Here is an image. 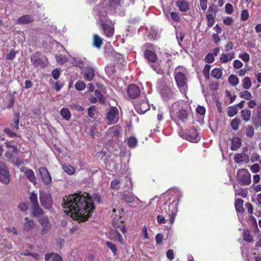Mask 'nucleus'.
<instances>
[{"instance_id":"de8ad7c7","label":"nucleus","mask_w":261,"mask_h":261,"mask_svg":"<svg viewBox=\"0 0 261 261\" xmlns=\"http://www.w3.org/2000/svg\"><path fill=\"white\" fill-rule=\"evenodd\" d=\"M238 110L236 106L228 107L227 115L229 117H233L238 113Z\"/></svg>"},{"instance_id":"b1692460","label":"nucleus","mask_w":261,"mask_h":261,"mask_svg":"<svg viewBox=\"0 0 261 261\" xmlns=\"http://www.w3.org/2000/svg\"><path fill=\"white\" fill-rule=\"evenodd\" d=\"M241 139L238 137H234L231 141V150L236 151L241 146Z\"/></svg>"},{"instance_id":"f03ea898","label":"nucleus","mask_w":261,"mask_h":261,"mask_svg":"<svg viewBox=\"0 0 261 261\" xmlns=\"http://www.w3.org/2000/svg\"><path fill=\"white\" fill-rule=\"evenodd\" d=\"M99 21L103 34L107 38L112 37L114 35L115 22L110 19L107 15L100 16Z\"/></svg>"},{"instance_id":"8fccbe9b","label":"nucleus","mask_w":261,"mask_h":261,"mask_svg":"<svg viewBox=\"0 0 261 261\" xmlns=\"http://www.w3.org/2000/svg\"><path fill=\"white\" fill-rule=\"evenodd\" d=\"M29 199L32 204V206L38 205L39 204L38 202L37 194L35 193L34 192L31 193L29 196Z\"/></svg>"},{"instance_id":"bb28decb","label":"nucleus","mask_w":261,"mask_h":261,"mask_svg":"<svg viewBox=\"0 0 261 261\" xmlns=\"http://www.w3.org/2000/svg\"><path fill=\"white\" fill-rule=\"evenodd\" d=\"M25 222L23 224V230L25 231H29L33 229L35 226L34 221L29 220L28 218H25Z\"/></svg>"},{"instance_id":"39448f33","label":"nucleus","mask_w":261,"mask_h":261,"mask_svg":"<svg viewBox=\"0 0 261 261\" xmlns=\"http://www.w3.org/2000/svg\"><path fill=\"white\" fill-rule=\"evenodd\" d=\"M237 177L240 185H249L251 183V174L246 169H239L237 171Z\"/></svg>"},{"instance_id":"423d86ee","label":"nucleus","mask_w":261,"mask_h":261,"mask_svg":"<svg viewBox=\"0 0 261 261\" xmlns=\"http://www.w3.org/2000/svg\"><path fill=\"white\" fill-rule=\"evenodd\" d=\"M11 180V175L6 163L0 160V181L8 185Z\"/></svg>"},{"instance_id":"49530a36","label":"nucleus","mask_w":261,"mask_h":261,"mask_svg":"<svg viewBox=\"0 0 261 261\" xmlns=\"http://www.w3.org/2000/svg\"><path fill=\"white\" fill-rule=\"evenodd\" d=\"M206 17L208 27H212L215 22V15L213 14H208L206 15Z\"/></svg>"},{"instance_id":"603ef678","label":"nucleus","mask_w":261,"mask_h":261,"mask_svg":"<svg viewBox=\"0 0 261 261\" xmlns=\"http://www.w3.org/2000/svg\"><path fill=\"white\" fill-rule=\"evenodd\" d=\"M95 95L98 99V102L100 103H104L105 102V99L100 91L98 90H95L94 91Z\"/></svg>"},{"instance_id":"9b49d317","label":"nucleus","mask_w":261,"mask_h":261,"mask_svg":"<svg viewBox=\"0 0 261 261\" xmlns=\"http://www.w3.org/2000/svg\"><path fill=\"white\" fill-rule=\"evenodd\" d=\"M171 113V115L172 118L174 120L177 119L181 122H185L188 117L187 111L182 108L179 109L178 111L175 112L173 110Z\"/></svg>"},{"instance_id":"a19ab883","label":"nucleus","mask_w":261,"mask_h":261,"mask_svg":"<svg viewBox=\"0 0 261 261\" xmlns=\"http://www.w3.org/2000/svg\"><path fill=\"white\" fill-rule=\"evenodd\" d=\"M243 237L244 240L247 242H252L253 238L250 234V232L248 230H244L243 232Z\"/></svg>"},{"instance_id":"680f3d73","label":"nucleus","mask_w":261,"mask_h":261,"mask_svg":"<svg viewBox=\"0 0 261 261\" xmlns=\"http://www.w3.org/2000/svg\"><path fill=\"white\" fill-rule=\"evenodd\" d=\"M170 17L171 19L175 22H179L180 18L179 14L175 12H171L170 13Z\"/></svg>"},{"instance_id":"7ed1b4c3","label":"nucleus","mask_w":261,"mask_h":261,"mask_svg":"<svg viewBox=\"0 0 261 261\" xmlns=\"http://www.w3.org/2000/svg\"><path fill=\"white\" fill-rule=\"evenodd\" d=\"M186 69L181 66L177 67L174 70L175 80L178 87L185 89L187 86L188 79L186 76Z\"/></svg>"},{"instance_id":"5fc2aeb1","label":"nucleus","mask_w":261,"mask_h":261,"mask_svg":"<svg viewBox=\"0 0 261 261\" xmlns=\"http://www.w3.org/2000/svg\"><path fill=\"white\" fill-rule=\"evenodd\" d=\"M15 101V96L12 94L9 95V103L7 106V108L10 109L12 108L14 105Z\"/></svg>"},{"instance_id":"13d9d810","label":"nucleus","mask_w":261,"mask_h":261,"mask_svg":"<svg viewBox=\"0 0 261 261\" xmlns=\"http://www.w3.org/2000/svg\"><path fill=\"white\" fill-rule=\"evenodd\" d=\"M106 245L111 249L113 254L115 255L117 252L116 246L113 243L109 241L106 242Z\"/></svg>"},{"instance_id":"a18cd8bd","label":"nucleus","mask_w":261,"mask_h":261,"mask_svg":"<svg viewBox=\"0 0 261 261\" xmlns=\"http://www.w3.org/2000/svg\"><path fill=\"white\" fill-rule=\"evenodd\" d=\"M120 5V0H109L108 6L111 9H116Z\"/></svg>"},{"instance_id":"a878e982","label":"nucleus","mask_w":261,"mask_h":261,"mask_svg":"<svg viewBox=\"0 0 261 261\" xmlns=\"http://www.w3.org/2000/svg\"><path fill=\"white\" fill-rule=\"evenodd\" d=\"M234 58V53H230L227 54H222L220 58V61L222 63H226L229 61L231 60Z\"/></svg>"},{"instance_id":"dca6fc26","label":"nucleus","mask_w":261,"mask_h":261,"mask_svg":"<svg viewBox=\"0 0 261 261\" xmlns=\"http://www.w3.org/2000/svg\"><path fill=\"white\" fill-rule=\"evenodd\" d=\"M39 222L42 227V229L41 231L42 235L46 234L51 228V225L50 224L48 217L44 216L40 218L39 219Z\"/></svg>"},{"instance_id":"79ce46f5","label":"nucleus","mask_w":261,"mask_h":261,"mask_svg":"<svg viewBox=\"0 0 261 261\" xmlns=\"http://www.w3.org/2000/svg\"><path fill=\"white\" fill-rule=\"evenodd\" d=\"M211 66L210 65L206 64L202 70V73L205 77L206 81L210 80V71Z\"/></svg>"},{"instance_id":"c85d7f7f","label":"nucleus","mask_w":261,"mask_h":261,"mask_svg":"<svg viewBox=\"0 0 261 261\" xmlns=\"http://www.w3.org/2000/svg\"><path fill=\"white\" fill-rule=\"evenodd\" d=\"M20 119V114L18 112L14 113V118L13 119V123L11 124V126L13 129H19V123Z\"/></svg>"},{"instance_id":"5701e85b","label":"nucleus","mask_w":261,"mask_h":261,"mask_svg":"<svg viewBox=\"0 0 261 261\" xmlns=\"http://www.w3.org/2000/svg\"><path fill=\"white\" fill-rule=\"evenodd\" d=\"M160 62H161V60H160V62L157 60L156 61H154V62H151V63H149L152 69L155 71L158 74H162L164 71V69L161 66Z\"/></svg>"},{"instance_id":"4d7b16f0","label":"nucleus","mask_w":261,"mask_h":261,"mask_svg":"<svg viewBox=\"0 0 261 261\" xmlns=\"http://www.w3.org/2000/svg\"><path fill=\"white\" fill-rule=\"evenodd\" d=\"M75 88L77 90L82 91L86 88V84L82 81H79L75 85Z\"/></svg>"},{"instance_id":"338daca9","label":"nucleus","mask_w":261,"mask_h":261,"mask_svg":"<svg viewBox=\"0 0 261 261\" xmlns=\"http://www.w3.org/2000/svg\"><path fill=\"white\" fill-rule=\"evenodd\" d=\"M60 74V71L58 68L54 69L51 72V75L55 80H57L59 78Z\"/></svg>"},{"instance_id":"72a5a7b5","label":"nucleus","mask_w":261,"mask_h":261,"mask_svg":"<svg viewBox=\"0 0 261 261\" xmlns=\"http://www.w3.org/2000/svg\"><path fill=\"white\" fill-rule=\"evenodd\" d=\"M60 114L62 118L66 120H69L71 117V113L69 109L64 107L60 110Z\"/></svg>"},{"instance_id":"864d4df0","label":"nucleus","mask_w":261,"mask_h":261,"mask_svg":"<svg viewBox=\"0 0 261 261\" xmlns=\"http://www.w3.org/2000/svg\"><path fill=\"white\" fill-rule=\"evenodd\" d=\"M110 132L113 137H118L120 131L117 126H114L110 128Z\"/></svg>"},{"instance_id":"0eeeda50","label":"nucleus","mask_w":261,"mask_h":261,"mask_svg":"<svg viewBox=\"0 0 261 261\" xmlns=\"http://www.w3.org/2000/svg\"><path fill=\"white\" fill-rule=\"evenodd\" d=\"M39 199L41 205L45 209L50 210L53 207V198L49 193H40Z\"/></svg>"},{"instance_id":"2eb2a0df","label":"nucleus","mask_w":261,"mask_h":261,"mask_svg":"<svg viewBox=\"0 0 261 261\" xmlns=\"http://www.w3.org/2000/svg\"><path fill=\"white\" fill-rule=\"evenodd\" d=\"M127 91L129 97L132 99L137 98L140 94V89L139 87L135 84L128 85Z\"/></svg>"},{"instance_id":"7c9ffc66","label":"nucleus","mask_w":261,"mask_h":261,"mask_svg":"<svg viewBox=\"0 0 261 261\" xmlns=\"http://www.w3.org/2000/svg\"><path fill=\"white\" fill-rule=\"evenodd\" d=\"M243 202L244 201L242 199H237L234 202V206L238 213L242 214L244 212V209L243 206Z\"/></svg>"},{"instance_id":"1a4fd4ad","label":"nucleus","mask_w":261,"mask_h":261,"mask_svg":"<svg viewBox=\"0 0 261 261\" xmlns=\"http://www.w3.org/2000/svg\"><path fill=\"white\" fill-rule=\"evenodd\" d=\"M178 204V199L174 200L168 205V211L166 213L168 214L170 218V223L172 224L175 220L176 213L177 212V207Z\"/></svg>"},{"instance_id":"37998d69","label":"nucleus","mask_w":261,"mask_h":261,"mask_svg":"<svg viewBox=\"0 0 261 261\" xmlns=\"http://www.w3.org/2000/svg\"><path fill=\"white\" fill-rule=\"evenodd\" d=\"M56 59L57 62L60 65L64 64L68 61V58L65 55L61 54L57 55Z\"/></svg>"},{"instance_id":"4be33fe9","label":"nucleus","mask_w":261,"mask_h":261,"mask_svg":"<svg viewBox=\"0 0 261 261\" xmlns=\"http://www.w3.org/2000/svg\"><path fill=\"white\" fill-rule=\"evenodd\" d=\"M176 5L181 12H186L190 10V4L185 0H178L176 2Z\"/></svg>"},{"instance_id":"bf43d9fd","label":"nucleus","mask_w":261,"mask_h":261,"mask_svg":"<svg viewBox=\"0 0 261 261\" xmlns=\"http://www.w3.org/2000/svg\"><path fill=\"white\" fill-rule=\"evenodd\" d=\"M4 132L6 133L8 137L10 138H14L18 137L17 134L12 130H11L9 128H5L4 129Z\"/></svg>"},{"instance_id":"6e6552de","label":"nucleus","mask_w":261,"mask_h":261,"mask_svg":"<svg viewBox=\"0 0 261 261\" xmlns=\"http://www.w3.org/2000/svg\"><path fill=\"white\" fill-rule=\"evenodd\" d=\"M119 112L116 107H110L107 113V118L109 121V124H115L118 120Z\"/></svg>"},{"instance_id":"4468645a","label":"nucleus","mask_w":261,"mask_h":261,"mask_svg":"<svg viewBox=\"0 0 261 261\" xmlns=\"http://www.w3.org/2000/svg\"><path fill=\"white\" fill-rule=\"evenodd\" d=\"M135 108L136 111L139 114H143L148 110L150 108L148 103L146 100H144L142 102L136 101L135 103Z\"/></svg>"},{"instance_id":"f8f14e48","label":"nucleus","mask_w":261,"mask_h":261,"mask_svg":"<svg viewBox=\"0 0 261 261\" xmlns=\"http://www.w3.org/2000/svg\"><path fill=\"white\" fill-rule=\"evenodd\" d=\"M200 138L197 129L194 127L190 128L189 132H187V136H186V140L192 142H198Z\"/></svg>"},{"instance_id":"f704fd0d","label":"nucleus","mask_w":261,"mask_h":261,"mask_svg":"<svg viewBox=\"0 0 261 261\" xmlns=\"http://www.w3.org/2000/svg\"><path fill=\"white\" fill-rule=\"evenodd\" d=\"M211 75L217 80L220 79L222 76V70L219 68H215L211 71Z\"/></svg>"},{"instance_id":"052dcab7","label":"nucleus","mask_w":261,"mask_h":261,"mask_svg":"<svg viewBox=\"0 0 261 261\" xmlns=\"http://www.w3.org/2000/svg\"><path fill=\"white\" fill-rule=\"evenodd\" d=\"M96 108L95 106H92L88 109V115L90 118H94Z\"/></svg>"},{"instance_id":"c03bdc74","label":"nucleus","mask_w":261,"mask_h":261,"mask_svg":"<svg viewBox=\"0 0 261 261\" xmlns=\"http://www.w3.org/2000/svg\"><path fill=\"white\" fill-rule=\"evenodd\" d=\"M236 195L240 196L243 198L247 196L248 191L246 189L240 188L235 191Z\"/></svg>"},{"instance_id":"3c124183","label":"nucleus","mask_w":261,"mask_h":261,"mask_svg":"<svg viewBox=\"0 0 261 261\" xmlns=\"http://www.w3.org/2000/svg\"><path fill=\"white\" fill-rule=\"evenodd\" d=\"M246 134L247 137L251 138L254 134V128L252 125H248L246 129Z\"/></svg>"},{"instance_id":"412c9836","label":"nucleus","mask_w":261,"mask_h":261,"mask_svg":"<svg viewBox=\"0 0 261 261\" xmlns=\"http://www.w3.org/2000/svg\"><path fill=\"white\" fill-rule=\"evenodd\" d=\"M95 76V72L93 68L91 67H86L84 73V78L87 81H91Z\"/></svg>"},{"instance_id":"cd10ccee","label":"nucleus","mask_w":261,"mask_h":261,"mask_svg":"<svg viewBox=\"0 0 261 261\" xmlns=\"http://www.w3.org/2000/svg\"><path fill=\"white\" fill-rule=\"evenodd\" d=\"M44 214L43 210L38 205H33L32 215L34 217H39Z\"/></svg>"},{"instance_id":"c9c22d12","label":"nucleus","mask_w":261,"mask_h":261,"mask_svg":"<svg viewBox=\"0 0 261 261\" xmlns=\"http://www.w3.org/2000/svg\"><path fill=\"white\" fill-rule=\"evenodd\" d=\"M18 151L19 150L17 147H13V149H10L6 152L5 154V157L9 159H11L14 157V154L18 153Z\"/></svg>"},{"instance_id":"e2e57ef3","label":"nucleus","mask_w":261,"mask_h":261,"mask_svg":"<svg viewBox=\"0 0 261 261\" xmlns=\"http://www.w3.org/2000/svg\"><path fill=\"white\" fill-rule=\"evenodd\" d=\"M249 16L248 10L247 9L244 10L242 11L241 14V19L242 21H246L248 19Z\"/></svg>"},{"instance_id":"6e6d98bb","label":"nucleus","mask_w":261,"mask_h":261,"mask_svg":"<svg viewBox=\"0 0 261 261\" xmlns=\"http://www.w3.org/2000/svg\"><path fill=\"white\" fill-rule=\"evenodd\" d=\"M250 161L252 163L259 162L261 163V156L256 152H253L251 155Z\"/></svg>"},{"instance_id":"58836bf2","label":"nucleus","mask_w":261,"mask_h":261,"mask_svg":"<svg viewBox=\"0 0 261 261\" xmlns=\"http://www.w3.org/2000/svg\"><path fill=\"white\" fill-rule=\"evenodd\" d=\"M228 83L232 86H237L239 82V80L237 76L234 74L229 75L228 79Z\"/></svg>"},{"instance_id":"20e7f679","label":"nucleus","mask_w":261,"mask_h":261,"mask_svg":"<svg viewBox=\"0 0 261 261\" xmlns=\"http://www.w3.org/2000/svg\"><path fill=\"white\" fill-rule=\"evenodd\" d=\"M123 200L134 207H136L140 205L141 201L132 192L127 191H124L121 196Z\"/></svg>"},{"instance_id":"2f4dec72","label":"nucleus","mask_w":261,"mask_h":261,"mask_svg":"<svg viewBox=\"0 0 261 261\" xmlns=\"http://www.w3.org/2000/svg\"><path fill=\"white\" fill-rule=\"evenodd\" d=\"M102 44V39L98 35L94 34L93 36V45L97 48H99Z\"/></svg>"},{"instance_id":"aec40b11","label":"nucleus","mask_w":261,"mask_h":261,"mask_svg":"<svg viewBox=\"0 0 261 261\" xmlns=\"http://www.w3.org/2000/svg\"><path fill=\"white\" fill-rule=\"evenodd\" d=\"M35 19L32 15H24L18 18L17 20V23L19 24H26L32 23L34 21Z\"/></svg>"},{"instance_id":"e433bc0d","label":"nucleus","mask_w":261,"mask_h":261,"mask_svg":"<svg viewBox=\"0 0 261 261\" xmlns=\"http://www.w3.org/2000/svg\"><path fill=\"white\" fill-rule=\"evenodd\" d=\"M241 122V120L236 117L230 121V125L233 130H237L239 129Z\"/></svg>"},{"instance_id":"ddd939ff","label":"nucleus","mask_w":261,"mask_h":261,"mask_svg":"<svg viewBox=\"0 0 261 261\" xmlns=\"http://www.w3.org/2000/svg\"><path fill=\"white\" fill-rule=\"evenodd\" d=\"M175 90L167 86L163 87L161 90V94L165 100L172 98L175 95Z\"/></svg>"},{"instance_id":"9d476101","label":"nucleus","mask_w":261,"mask_h":261,"mask_svg":"<svg viewBox=\"0 0 261 261\" xmlns=\"http://www.w3.org/2000/svg\"><path fill=\"white\" fill-rule=\"evenodd\" d=\"M38 171L43 184L47 186L50 185L52 182V178L47 168L45 167H41L39 168Z\"/></svg>"},{"instance_id":"473e14b6","label":"nucleus","mask_w":261,"mask_h":261,"mask_svg":"<svg viewBox=\"0 0 261 261\" xmlns=\"http://www.w3.org/2000/svg\"><path fill=\"white\" fill-rule=\"evenodd\" d=\"M62 169L65 172L69 175H72L74 174L75 171V168L68 164H63L62 165Z\"/></svg>"},{"instance_id":"f3484780","label":"nucleus","mask_w":261,"mask_h":261,"mask_svg":"<svg viewBox=\"0 0 261 261\" xmlns=\"http://www.w3.org/2000/svg\"><path fill=\"white\" fill-rule=\"evenodd\" d=\"M20 171L24 173L27 178L30 182H32L34 185L37 183L36 178L32 169L23 166L20 168Z\"/></svg>"},{"instance_id":"774afa93","label":"nucleus","mask_w":261,"mask_h":261,"mask_svg":"<svg viewBox=\"0 0 261 261\" xmlns=\"http://www.w3.org/2000/svg\"><path fill=\"white\" fill-rule=\"evenodd\" d=\"M239 57L246 62H248L250 60V55L247 53L239 54Z\"/></svg>"},{"instance_id":"0e129e2a","label":"nucleus","mask_w":261,"mask_h":261,"mask_svg":"<svg viewBox=\"0 0 261 261\" xmlns=\"http://www.w3.org/2000/svg\"><path fill=\"white\" fill-rule=\"evenodd\" d=\"M214 56V55L212 53L207 54L204 58V61L208 63H213L215 60Z\"/></svg>"},{"instance_id":"69168bd1","label":"nucleus","mask_w":261,"mask_h":261,"mask_svg":"<svg viewBox=\"0 0 261 261\" xmlns=\"http://www.w3.org/2000/svg\"><path fill=\"white\" fill-rule=\"evenodd\" d=\"M16 51H15L14 49H11L10 51L7 54L6 59L8 60H12L14 59L16 57Z\"/></svg>"},{"instance_id":"a211bd4d","label":"nucleus","mask_w":261,"mask_h":261,"mask_svg":"<svg viewBox=\"0 0 261 261\" xmlns=\"http://www.w3.org/2000/svg\"><path fill=\"white\" fill-rule=\"evenodd\" d=\"M40 56V53L37 52L31 57V61L35 67H44L45 66V63Z\"/></svg>"},{"instance_id":"4c0bfd02","label":"nucleus","mask_w":261,"mask_h":261,"mask_svg":"<svg viewBox=\"0 0 261 261\" xmlns=\"http://www.w3.org/2000/svg\"><path fill=\"white\" fill-rule=\"evenodd\" d=\"M252 86L251 79L249 77H245L242 80V86L245 89H249Z\"/></svg>"},{"instance_id":"ea45409f","label":"nucleus","mask_w":261,"mask_h":261,"mask_svg":"<svg viewBox=\"0 0 261 261\" xmlns=\"http://www.w3.org/2000/svg\"><path fill=\"white\" fill-rule=\"evenodd\" d=\"M239 96L246 100H250L252 98V94L247 90L243 91L239 93Z\"/></svg>"},{"instance_id":"f257e3e1","label":"nucleus","mask_w":261,"mask_h":261,"mask_svg":"<svg viewBox=\"0 0 261 261\" xmlns=\"http://www.w3.org/2000/svg\"><path fill=\"white\" fill-rule=\"evenodd\" d=\"M100 197L97 194L90 196L87 193H77L66 196L63 198V207L68 209L71 217L80 222L87 221L95 209L94 203H100Z\"/></svg>"},{"instance_id":"09e8293b","label":"nucleus","mask_w":261,"mask_h":261,"mask_svg":"<svg viewBox=\"0 0 261 261\" xmlns=\"http://www.w3.org/2000/svg\"><path fill=\"white\" fill-rule=\"evenodd\" d=\"M138 144L137 139L134 137H130L127 141V144L130 148H135Z\"/></svg>"},{"instance_id":"6ab92c4d","label":"nucleus","mask_w":261,"mask_h":261,"mask_svg":"<svg viewBox=\"0 0 261 261\" xmlns=\"http://www.w3.org/2000/svg\"><path fill=\"white\" fill-rule=\"evenodd\" d=\"M144 57L145 59L147 60L149 63L154 62L158 60V57L155 50L150 49L144 50Z\"/></svg>"},{"instance_id":"393cba45","label":"nucleus","mask_w":261,"mask_h":261,"mask_svg":"<svg viewBox=\"0 0 261 261\" xmlns=\"http://www.w3.org/2000/svg\"><path fill=\"white\" fill-rule=\"evenodd\" d=\"M234 161L238 163L249 162V156L245 153H239L235 155Z\"/></svg>"},{"instance_id":"c756f323","label":"nucleus","mask_w":261,"mask_h":261,"mask_svg":"<svg viewBox=\"0 0 261 261\" xmlns=\"http://www.w3.org/2000/svg\"><path fill=\"white\" fill-rule=\"evenodd\" d=\"M241 116L244 121L248 122L250 120L251 111L247 109L243 110L241 111Z\"/></svg>"}]
</instances>
